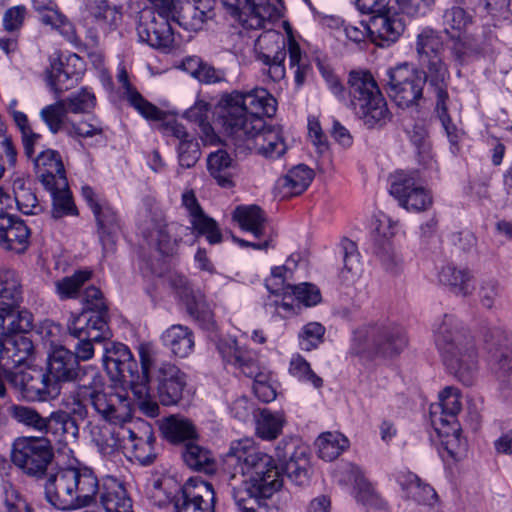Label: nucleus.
Listing matches in <instances>:
<instances>
[{
  "instance_id": "obj_63",
  "label": "nucleus",
  "mask_w": 512,
  "mask_h": 512,
  "mask_svg": "<svg viewBox=\"0 0 512 512\" xmlns=\"http://www.w3.org/2000/svg\"><path fill=\"white\" fill-rule=\"evenodd\" d=\"M83 310L87 315L100 314L105 316L107 306L102 292L95 286L86 288L82 297Z\"/></svg>"
},
{
  "instance_id": "obj_23",
  "label": "nucleus",
  "mask_w": 512,
  "mask_h": 512,
  "mask_svg": "<svg viewBox=\"0 0 512 512\" xmlns=\"http://www.w3.org/2000/svg\"><path fill=\"white\" fill-rule=\"evenodd\" d=\"M31 230L20 217L0 213V249L14 254L24 253L30 245Z\"/></svg>"
},
{
  "instance_id": "obj_59",
  "label": "nucleus",
  "mask_w": 512,
  "mask_h": 512,
  "mask_svg": "<svg viewBox=\"0 0 512 512\" xmlns=\"http://www.w3.org/2000/svg\"><path fill=\"white\" fill-rule=\"evenodd\" d=\"M502 286L496 279H487L481 282L479 287V301L481 305L488 309H496L502 295Z\"/></svg>"
},
{
  "instance_id": "obj_48",
  "label": "nucleus",
  "mask_w": 512,
  "mask_h": 512,
  "mask_svg": "<svg viewBox=\"0 0 512 512\" xmlns=\"http://www.w3.org/2000/svg\"><path fill=\"white\" fill-rule=\"evenodd\" d=\"M162 342L172 352L187 351L194 347L192 331L182 325H173L162 334Z\"/></svg>"
},
{
  "instance_id": "obj_7",
  "label": "nucleus",
  "mask_w": 512,
  "mask_h": 512,
  "mask_svg": "<svg viewBox=\"0 0 512 512\" xmlns=\"http://www.w3.org/2000/svg\"><path fill=\"white\" fill-rule=\"evenodd\" d=\"M436 348L443 352H469L471 350H506L512 352V335L500 329L488 330L484 336V346L475 343L470 331L460 325L452 315L438 319L433 328Z\"/></svg>"
},
{
  "instance_id": "obj_14",
  "label": "nucleus",
  "mask_w": 512,
  "mask_h": 512,
  "mask_svg": "<svg viewBox=\"0 0 512 512\" xmlns=\"http://www.w3.org/2000/svg\"><path fill=\"white\" fill-rule=\"evenodd\" d=\"M234 146L240 151H254L266 158L281 157L287 149L282 130L278 127L266 126L259 130L251 127L227 133Z\"/></svg>"
},
{
  "instance_id": "obj_47",
  "label": "nucleus",
  "mask_w": 512,
  "mask_h": 512,
  "mask_svg": "<svg viewBox=\"0 0 512 512\" xmlns=\"http://www.w3.org/2000/svg\"><path fill=\"white\" fill-rule=\"evenodd\" d=\"M33 327V316L23 310L10 315L0 313V337L28 333Z\"/></svg>"
},
{
  "instance_id": "obj_22",
  "label": "nucleus",
  "mask_w": 512,
  "mask_h": 512,
  "mask_svg": "<svg viewBox=\"0 0 512 512\" xmlns=\"http://www.w3.org/2000/svg\"><path fill=\"white\" fill-rule=\"evenodd\" d=\"M215 492L211 483L199 478H190L176 502V512H215Z\"/></svg>"
},
{
  "instance_id": "obj_21",
  "label": "nucleus",
  "mask_w": 512,
  "mask_h": 512,
  "mask_svg": "<svg viewBox=\"0 0 512 512\" xmlns=\"http://www.w3.org/2000/svg\"><path fill=\"white\" fill-rule=\"evenodd\" d=\"M281 7V0H242L239 10L231 15L237 17L244 29L256 30L280 18Z\"/></svg>"
},
{
  "instance_id": "obj_8",
  "label": "nucleus",
  "mask_w": 512,
  "mask_h": 512,
  "mask_svg": "<svg viewBox=\"0 0 512 512\" xmlns=\"http://www.w3.org/2000/svg\"><path fill=\"white\" fill-rule=\"evenodd\" d=\"M3 377L31 401H46L59 395V389L52 384L47 373L28 367L20 354H0V397L6 394Z\"/></svg>"
},
{
  "instance_id": "obj_5",
  "label": "nucleus",
  "mask_w": 512,
  "mask_h": 512,
  "mask_svg": "<svg viewBox=\"0 0 512 512\" xmlns=\"http://www.w3.org/2000/svg\"><path fill=\"white\" fill-rule=\"evenodd\" d=\"M276 107V99L264 88L232 92L222 98L219 118L226 133L244 127L259 130L265 123L261 116H273Z\"/></svg>"
},
{
  "instance_id": "obj_60",
  "label": "nucleus",
  "mask_w": 512,
  "mask_h": 512,
  "mask_svg": "<svg viewBox=\"0 0 512 512\" xmlns=\"http://www.w3.org/2000/svg\"><path fill=\"white\" fill-rule=\"evenodd\" d=\"M63 102L69 113H85L94 108L96 103L95 95L88 89H82L81 91L72 94Z\"/></svg>"
},
{
  "instance_id": "obj_45",
  "label": "nucleus",
  "mask_w": 512,
  "mask_h": 512,
  "mask_svg": "<svg viewBox=\"0 0 512 512\" xmlns=\"http://www.w3.org/2000/svg\"><path fill=\"white\" fill-rule=\"evenodd\" d=\"M439 280L444 285L450 286L454 293L464 297L470 295L473 291L470 273L452 265H446L441 269Z\"/></svg>"
},
{
  "instance_id": "obj_54",
  "label": "nucleus",
  "mask_w": 512,
  "mask_h": 512,
  "mask_svg": "<svg viewBox=\"0 0 512 512\" xmlns=\"http://www.w3.org/2000/svg\"><path fill=\"white\" fill-rule=\"evenodd\" d=\"M223 361L239 369L246 377L257 380L258 374L270 373L252 354H222Z\"/></svg>"
},
{
  "instance_id": "obj_17",
  "label": "nucleus",
  "mask_w": 512,
  "mask_h": 512,
  "mask_svg": "<svg viewBox=\"0 0 512 512\" xmlns=\"http://www.w3.org/2000/svg\"><path fill=\"white\" fill-rule=\"evenodd\" d=\"M286 39L278 31L269 29L254 41L255 58L263 65V73L273 82H279L286 75Z\"/></svg>"
},
{
  "instance_id": "obj_58",
  "label": "nucleus",
  "mask_w": 512,
  "mask_h": 512,
  "mask_svg": "<svg viewBox=\"0 0 512 512\" xmlns=\"http://www.w3.org/2000/svg\"><path fill=\"white\" fill-rule=\"evenodd\" d=\"M186 118L200 128L202 134L207 140H212L213 128L209 122V105L206 102H197L193 107L185 113Z\"/></svg>"
},
{
  "instance_id": "obj_39",
  "label": "nucleus",
  "mask_w": 512,
  "mask_h": 512,
  "mask_svg": "<svg viewBox=\"0 0 512 512\" xmlns=\"http://www.w3.org/2000/svg\"><path fill=\"white\" fill-rule=\"evenodd\" d=\"M181 228L183 227L176 223L155 222L147 236L148 241L162 255H173L178 246V239L175 237V234Z\"/></svg>"
},
{
  "instance_id": "obj_4",
  "label": "nucleus",
  "mask_w": 512,
  "mask_h": 512,
  "mask_svg": "<svg viewBox=\"0 0 512 512\" xmlns=\"http://www.w3.org/2000/svg\"><path fill=\"white\" fill-rule=\"evenodd\" d=\"M153 3L155 11L144 12L137 26L140 41L153 48L170 51L175 45V37L171 21L186 28L199 30L202 28L208 14L191 3L185 4L178 12L173 0H149Z\"/></svg>"
},
{
  "instance_id": "obj_1",
  "label": "nucleus",
  "mask_w": 512,
  "mask_h": 512,
  "mask_svg": "<svg viewBox=\"0 0 512 512\" xmlns=\"http://www.w3.org/2000/svg\"><path fill=\"white\" fill-rule=\"evenodd\" d=\"M230 494L239 512H257L283 486V476L272 456L250 438L232 441L224 459Z\"/></svg>"
},
{
  "instance_id": "obj_27",
  "label": "nucleus",
  "mask_w": 512,
  "mask_h": 512,
  "mask_svg": "<svg viewBox=\"0 0 512 512\" xmlns=\"http://www.w3.org/2000/svg\"><path fill=\"white\" fill-rule=\"evenodd\" d=\"M36 174L44 187L57 183L64 187L66 173L60 154L56 150L46 149L34 159Z\"/></svg>"
},
{
  "instance_id": "obj_53",
  "label": "nucleus",
  "mask_w": 512,
  "mask_h": 512,
  "mask_svg": "<svg viewBox=\"0 0 512 512\" xmlns=\"http://www.w3.org/2000/svg\"><path fill=\"white\" fill-rule=\"evenodd\" d=\"M50 192L53 201V216L60 218L64 215L75 214V206L68 190V182L65 179L64 187L57 183L44 187Z\"/></svg>"
},
{
  "instance_id": "obj_28",
  "label": "nucleus",
  "mask_w": 512,
  "mask_h": 512,
  "mask_svg": "<svg viewBox=\"0 0 512 512\" xmlns=\"http://www.w3.org/2000/svg\"><path fill=\"white\" fill-rule=\"evenodd\" d=\"M404 31V25L397 17L388 12L373 15L370 18V40L384 47L396 42Z\"/></svg>"
},
{
  "instance_id": "obj_38",
  "label": "nucleus",
  "mask_w": 512,
  "mask_h": 512,
  "mask_svg": "<svg viewBox=\"0 0 512 512\" xmlns=\"http://www.w3.org/2000/svg\"><path fill=\"white\" fill-rule=\"evenodd\" d=\"M82 13L105 30L115 28L122 18L121 13L115 7H110L105 0H84Z\"/></svg>"
},
{
  "instance_id": "obj_10",
  "label": "nucleus",
  "mask_w": 512,
  "mask_h": 512,
  "mask_svg": "<svg viewBox=\"0 0 512 512\" xmlns=\"http://www.w3.org/2000/svg\"><path fill=\"white\" fill-rule=\"evenodd\" d=\"M461 408L459 390L449 386L439 393V402L431 404L429 409L431 425L441 445L451 455L460 443L461 427L457 415Z\"/></svg>"
},
{
  "instance_id": "obj_52",
  "label": "nucleus",
  "mask_w": 512,
  "mask_h": 512,
  "mask_svg": "<svg viewBox=\"0 0 512 512\" xmlns=\"http://www.w3.org/2000/svg\"><path fill=\"white\" fill-rule=\"evenodd\" d=\"M188 313L191 317L206 330H213L215 328V320L213 312L206 303L204 295L197 290L194 298L187 301L185 304Z\"/></svg>"
},
{
  "instance_id": "obj_33",
  "label": "nucleus",
  "mask_w": 512,
  "mask_h": 512,
  "mask_svg": "<svg viewBox=\"0 0 512 512\" xmlns=\"http://www.w3.org/2000/svg\"><path fill=\"white\" fill-rule=\"evenodd\" d=\"M207 169L220 187L230 189L235 186L237 164L225 150L220 149L209 154Z\"/></svg>"
},
{
  "instance_id": "obj_44",
  "label": "nucleus",
  "mask_w": 512,
  "mask_h": 512,
  "mask_svg": "<svg viewBox=\"0 0 512 512\" xmlns=\"http://www.w3.org/2000/svg\"><path fill=\"white\" fill-rule=\"evenodd\" d=\"M444 32L451 38H460L472 25L471 14L460 6L447 8L443 13Z\"/></svg>"
},
{
  "instance_id": "obj_12",
  "label": "nucleus",
  "mask_w": 512,
  "mask_h": 512,
  "mask_svg": "<svg viewBox=\"0 0 512 512\" xmlns=\"http://www.w3.org/2000/svg\"><path fill=\"white\" fill-rule=\"evenodd\" d=\"M102 365L110 379L134 388L148 385L154 368L152 354H139L137 361L133 354H103Z\"/></svg>"
},
{
  "instance_id": "obj_56",
  "label": "nucleus",
  "mask_w": 512,
  "mask_h": 512,
  "mask_svg": "<svg viewBox=\"0 0 512 512\" xmlns=\"http://www.w3.org/2000/svg\"><path fill=\"white\" fill-rule=\"evenodd\" d=\"M90 270H79L73 275L64 277L55 283L56 292L60 299L76 297L80 287L91 278Z\"/></svg>"
},
{
  "instance_id": "obj_64",
  "label": "nucleus",
  "mask_w": 512,
  "mask_h": 512,
  "mask_svg": "<svg viewBox=\"0 0 512 512\" xmlns=\"http://www.w3.org/2000/svg\"><path fill=\"white\" fill-rule=\"evenodd\" d=\"M28 333L8 335L0 337V352H33L35 349L34 340Z\"/></svg>"
},
{
  "instance_id": "obj_31",
  "label": "nucleus",
  "mask_w": 512,
  "mask_h": 512,
  "mask_svg": "<svg viewBox=\"0 0 512 512\" xmlns=\"http://www.w3.org/2000/svg\"><path fill=\"white\" fill-rule=\"evenodd\" d=\"M396 223L386 214H380L374 223V232L385 239V243L377 252L385 269L396 273L402 263L401 257L392 248L389 239L394 235Z\"/></svg>"
},
{
  "instance_id": "obj_25",
  "label": "nucleus",
  "mask_w": 512,
  "mask_h": 512,
  "mask_svg": "<svg viewBox=\"0 0 512 512\" xmlns=\"http://www.w3.org/2000/svg\"><path fill=\"white\" fill-rule=\"evenodd\" d=\"M157 392L162 405H176L182 399L186 377L175 365L162 363L157 369Z\"/></svg>"
},
{
  "instance_id": "obj_9",
  "label": "nucleus",
  "mask_w": 512,
  "mask_h": 512,
  "mask_svg": "<svg viewBox=\"0 0 512 512\" xmlns=\"http://www.w3.org/2000/svg\"><path fill=\"white\" fill-rule=\"evenodd\" d=\"M94 354H48L46 373L52 384L60 390L62 382L78 381L77 395L82 402H90V394H103L99 390L101 378L93 366H80Z\"/></svg>"
},
{
  "instance_id": "obj_51",
  "label": "nucleus",
  "mask_w": 512,
  "mask_h": 512,
  "mask_svg": "<svg viewBox=\"0 0 512 512\" xmlns=\"http://www.w3.org/2000/svg\"><path fill=\"white\" fill-rule=\"evenodd\" d=\"M61 327L50 320L43 321L36 331V337L41 340L42 348L47 352H71L62 344Z\"/></svg>"
},
{
  "instance_id": "obj_19",
  "label": "nucleus",
  "mask_w": 512,
  "mask_h": 512,
  "mask_svg": "<svg viewBox=\"0 0 512 512\" xmlns=\"http://www.w3.org/2000/svg\"><path fill=\"white\" fill-rule=\"evenodd\" d=\"M68 114L63 100L45 106L40 112L41 119L53 134L64 132L72 138H89L102 134V127L98 123L75 122L69 118Z\"/></svg>"
},
{
  "instance_id": "obj_15",
  "label": "nucleus",
  "mask_w": 512,
  "mask_h": 512,
  "mask_svg": "<svg viewBox=\"0 0 512 512\" xmlns=\"http://www.w3.org/2000/svg\"><path fill=\"white\" fill-rule=\"evenodd\" d=\"M387 75L388 93L397 106L409 108L418 104L425 85L420 71L404 63L389 69Z\"/></svg>"
},
{
  "instance_id": "obj_24",
  "label": "nucleus",
  "mask_w": 512,
  "mask_h": 512,
  "mask_svg": "<svg viewBox=\"0 0 512 512\" xmlns=\"http://www.w3.org/2000/svg\"><path fill=\"white\" fill-rule=\"evenodd\" d=\"M182 206L187 210L190 224L197 235L205 236L209 244H219L223 240L218 223L203 211L193 190L182 194Z\"/></svg>"
},
{
  "instance_id": "obj_50",
  "label": "nucleus",
  "mask_w": 512,
  "mask_h": 512,
  "mask_svg": "<svg viewBox=\"0 0 512 512\" xmlns=\"http://www.w3.org/2000/svg\"><path fill=\"white\" fill-rule=\"evenodd\" d=\"M443 50V40L437 31L425 28L418 34L416 39L418 60L442 55Z\"/></svg>"
},
{
  "instance_id": "obj_57",
  "label": "nucleus",
  "mask_w": 512,
  "mask_h": 512,
  "mask_svg": "<svg viewBox=\"0 0 512 512\" xmlns=\"http://www.w3.org/2000/svg\"><path fill=\"white\" fill-rule=\"evenodd\" d=\"M11 416L18 422L38 432H43L47 418L42 417L35 409L22 405H13L10 408Z\"/></svg>"
},
{
  "instance_id": "obj_55",
  "label": "nucleus",
  "mask_w": 512,
  "mask_h": 512,
  "mask_svg": "<svg viewBox=\"0 0 512 512\" xmlns=\"http://www.w3.org/2000/svg\"><path fill=\"white\" fill-rule=\"evenodd\" d=\"M307 465L308 459L306 457V450L299 448L297 457H295V454H291L289 461H287L284 466L287 478L295 485H305L309 479Z\"/></svg>"
},
{
  "instance_id": "obj_42",
  "label": "nucleus",
  "mask_w": 512,
  "mask_h": 512,
  "mask_svg": "<svg viewBox=\"0 0 512 512\" xmlns=\"http://www.w3.org/2000/svg\"><path fill=\"white\" fill-rule=\"evenodd\" d=\"M398 483L407 492V496L419 504L431 505L436 501L437 494L434 488L423 483L414 473L408 472L400 475Z\"/></svg>"
},
{
  "instance_id": "obj_2",
  "label": "nucleus",
  "mask_w": 512,
  "mask_h": 512,
  "mask_svg": "<svg viewBox=\"0 0 512 512\" xmlns=\"http://www.w3.org/2000/svg\"><path fill=\"white\" fill-rule=\"evenodd\" d=\"M99 496L106 512H133L123 484L112 476L100 483L88 467H68L51 475L45 484L46 500L59 510H76L91 505Z\"/></svg>"
},
{
  "instance_id": "obj_37",
  "label": "nucleus",
  "mask_w": 512,
  "mask_h": 512,
  "mask_svg": "<svg viewBox=\"0 0 512 512\" xmlns=\"http://www.w3.org/2000/svg\"><path fill=\"white\" fill-rule=\"evenodd\" d=\"M255 433L262 440L276 439L286 424V417L282 411H272L268 408L258 409L254 415Z\"/></svg>"
},
{
  "instance_id": "obj_34",
  "label": "nucleus",
  "mask_w": 512,
  "mask_h": 512,
  "mask_svg": "<svg viewBox=\"0 0 512 512\" xmlns=\"http://www.w3.org/2000/svg\"><path fill=\"white\" fill-rule=\"evenodd\" d=\"M118 82L123 88V96L142 117L147 120L158 121L164 117V112L154 104L147 101L138 90L129 82L127 71L122 68L117 75Z\"/></svg>"
},
{
  "instance_id": "obj_29",
  "label": "nucleus",
  "mask_w": 512,
  "mask_h": 512,
  "mask_svg": "<svg viewBox=\"0 0 512 512\" xmlns=\"http://www.w3.org/2000/svg\"><path fill=\"white\" fill-rule=\"evenodd\" d=\"M23 299L21 280L13 269L0 270V313L10 315Z\"/></svg>"
},
{
  "instance_id": "obj_49",
  "label": "nucleus",
  "mask_w": 512,
  "mask_h": 512,
  "mask_svg": "<svg viewBox=\"0 0 512 512\" xmlns=\"http://www.w3.org/2000/svg\"><path fill=\"white\" fill-rule=\"evenodd\" d=\"M161 429L164 437L172 443L192 440L196 436L195 428L189 420L175 416L168 417Z\"/></svg>"
},
{
  "instance_id": "obj_62",
  "label": "nucleus",
  "mask_w": 512,
  "mask_h": 512,
  "mask_svg": "<svg viewBox=\"0 0 512 512\" xmlns=\"http://www.w3.org/2000/svg\"><path fill=\"white\" fill-rule=\"evenodd\" d=\"M289 372L301 381L310 382L315 388L323 384L322 379L312 371L310 364L300 354L291 360Z\"/></svg>"
},
{
  "instance_id": "obj_35",
  "label": "nucleus",
  "mask_w": 512,
  "mask_h": 512,
  "mask_svg": "<svg viewBox=\"0 0 512 512\" xmlns=\"http://www.w3.org/2000/svg\"><path fill=\"white\" fill-rule=\"evenodd\" d=\"M33 8L39 14V19L43 24L56 29L70 41L75 38L73 25L58 10L53 0H33Z\"/></svg>"
},
{
  "instance_id": "obj_32",
  "label": "nucleus",
  "mask_w": 512,
  "mask_h": 512,
  "mask_svg": "<svg viewBox=\"0 0 512 512\" xmlns=\"http://www.w3.org/2000/svg\"><path fill=\"white\" fill-rule=\"evenodd\" d=\"M423 68L424 80L433 87L436 101H448L447 86L450 78L449 70L442 59V55L419 60Z\"/></svg>"
},
{
  "instance_id": "obj_3",
  "label": "nucleus",
  "mask_w": 512,
  "mask_h": 512,
  "mask_svg": "<svg viewBox=\"0 0 512 512\" xmlns=\"http://www.w3.org/2000/svg\"><path fill=\"white\" fill-rule=\"evenodd\" d=\"M89 404L107 421L91 426V443L103 459H112L123 451L131 401L126 394L105 392L90 394Z\"/></svg>"
},
{
  "instance_id": "obj_30",
  "label": "nucleus",
  "mask_w": 512,
  "mask_h": 512,
  "mask_svg": "<svg viewBox=\"0 0 512 512\" xmlns=\"http://www.w3.org/2000/svg\"><path fill=\"white\" fill-rule=\"evenodd\" d=\"M313 177L312 169L303 164L297 165L276 181L275 191L281 198L300 195L309 187Z\"/></svg>"
},
{
  "instance_id": "obj_16",
  "label": "nucleus",
  "mask_w": 512,
  "mask_h": 512,
  "mask_svg": "<svg viewBox=\"0 0 512 512\" xmlns=\"http://www.w3.org/2000/svg\"><path fill=\"white\" fill-rule=\"evenodd\" d=\"M390 194L409 211H425L432 205V196L417 171H396L390 178Z\"/></svg>"
},
{
  "instance_id": "obj_36",
  "label": "nucleus",
  "mask_w": 512,
  "mask_h": 512,
  "mask_svg": "<svg viewBox=\"0 0 512 512\" xmlns=\"http://www.w3.org/2000/svg\"><path fill=\"white\" fill-rule=\"evenodd\" d=\"M238 226L254 237H266V217L260 207L256 205L237 206L232 214Z\"/></svg>"
},
{
  "instance_id": "obj_6",
  "label": "nucleus",
  "mask_w": 512,
  "mask_h": 512,
  "mask_svg": "<svg viewBox=\"0 0 512 512\" xmlns=\"http://www.w3.org/2000/svg\"><path fill=\"white\" fill-rule=\"evenodd\" d=\"M348 95L351 109L367 128L382 127L390 121L387 102L370 72L349 73Z\"/></svg>"
},
{
  "instance_id": "obj_61",
  "label": "nucleus",
  "mask_w": 512,
  "mask_h": 512,
  "mask_svg": "<svg viewBox=\"0 0 512 512\" xmlns=\"http://www.w3.org/2000/svg\"><path fill=\"white\" fill-rule=\"evenodd\" d=\"M325 327L318 322H310L306 324L300 334L299 341L303 350L310 351L317 349L319 344L323 342Z\"/></svg>"
},
{
  "instance_id": "obj_26",
  "label": "nucleus",
  "mask_w": 512,
  "mask_h": 512,
  "mask_svg": "<svg viewBox=\"0 0 512 512\" xmlns=\"http://www.w3.org/2000/svg\"><path fill=\"white\" fill-rule=\"evenodd\" d=\"M43 432L50 435L51 441L63 447L76 444L79 439V426L75 418L62 410L54 411L47 417Z\"/></svg>"
},
{
  "instance_id": "obj_18",
  "label": "nucleus",
  "mask_w": 512,
  "mask_h": 512,
  "mask_svg": "<svg viewBox=\"0 0 512 512\" xmlns=\"http://www.w3.org/2000/svg\"><path fill=\"white\" fill-rule=\"evenodd\" d=\"M352 341L359 348H375L388 352H400L408 348L405 330L393 324L362 326L354 331Z\"/></svg>"
},
{
  "instance_id": "obj_43",
  "label": "nucleus",
  "mask_w": 512,
  "mask_h": 512,
  "mask_svg": "<svg viewBox=\"0 0 512 512\" xmlns=\"http://www.w3.org/2000/svg\"><path fill=\"white\" fill-rule=\"evenodd\" d=\"M182 457L185 464L195 471L212 474L216 470L212 453L191 441L185 445Z\"/></svg>"
},
{
  "instance_id": "obj_40",
  "label": "nucleus",
  "mask_w": 512,
  "mask_h": 512,
  "mask_svg": "<svg viewBox=\"0 0 512 512\" xmlns=\"http://www.w3.org/2000/svg\"><path fill=\"white\" fill-rule=\"evenodd\" d=\"M443 363L464 385H472L477 370L476 354H444Z\"/></svg>"
},
{
  "instance_id": "obj_41",
  "label": "nucleus",
  "mask_w": 512,
  "mask_h": 512,
  "mask_svg": "<svg viewBox=\"0 0 512 512\" xmlns=\"http://www.w3.org/2000/svg\"><path fill=\"white\" fill-rule=\"evenodd\" d=\"M98 223V232L102 247L105 253L114 252V234L119 229L116 212L107 204L103 203L101 208L94 213Z\"/></svg>"
},
{
  "instance_id": "obj_20",
  "label": "nucleus",
  "mask_w": 512,
  "mask_h": 512,
  "mask_svg": "<svg viewBox=\"0 0 512 512\" xmlns=\"http://www.w3.org/2000/svg\"><path fill=\"white\" fill-rule=\"evenodd\" d=\"M153 427L142 419H134L131 414L127 423L123 453L143 466L150 465L156 458Z\"/></svg>"
},
{
  "instance_id": "obj_11",
  "label": "nucleus",
  "mask_w": 512,
  "mask_h": 512,
  "mask_svg": "<svg viewBox=\"0 0 512 512\" xmlns=\"http://www.w3.org/2000/svg\"><path fill=\"white\" fill-rule=\"evenodd\" d=\"M106 328L103 315L81 312L72 316L68 329L70 336L78 340L75 352H94L98 344H103V352H130L126 345L109 341L105 335Z\"/></svg>"
},
{
  "instance_id": "obj_13",
  "label": "nucleus",
  "mask_w": 512,
  "mask_h": 512,
  "mask_svg": "<svg viewBox=\"0 0 512 512\" xmlns=\"http://www.w3.org/2000/svg\"><path fill=\"white\" fill-rule=\"evenodd\" d=\"M53 457L51 440L45 437H19L12 446L13 464L29 476L42 477Z\"/></svg>"
},
{
  "instance_id": "obj_46",
  "label": "nucleus",
  "mask_w": 512,
  "mask_h": 512,
  "mask_svg": "<svg viewBox=\"0 0 512 512\" xmlns=\"http://www.w3.org/2000/svg\"><path fill=\"white\" fill-rule=\"evenodd\" d=\"M348 443V439L344 435L326 432L317 438L315 445L317 446L318 455L321 459L332 461L348 447Z\"/></svg>"
}]
</instances>
